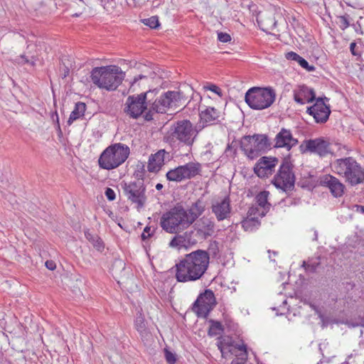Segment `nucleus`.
Listing matches in <instances>:
<instances>
[{"label":"nucleus","mask_w":364,"mask_h":364,"mask_svg":"<svg viewBox=\"0 0 364 364\" xmlns=\"http://www.w3.org/2000/svg\"><path fill=\"white\" fill-rule=\"evenodd\" d=\"M269 192L263 191L259 193L255 199L258 205L264 209L266 212L269 210L271 204L268 203Z\"/></svg>","instance_id":"7c9ffc66"},{"label":"nucleus","mask_w":364,"mask_h":364,"mask_svg":"<svg viewBox=\"0 0 364 364\" xmlns=\"http://www.w3.org/2000/svg\"><path fill=\"white\" fill-rule=\"evenodd\" d=\"M300 149L302 153L309 151L320 156H325L328 154H333V153L331 143L323 138L305 140L304 144L300 146Z\"/></svg>","instance_id":"dca6fc26"},{"label":"nucleus","mask_w":364,"mask_h":364,"mask_svg":"<svg viewBox=\"0 0 364 364\" xmlns=\"http://www.w3.org/2000/svg\"><path fill=\"white\" fill-rule=\"evenodd\" d=\"M160 226L168 233H178L191 226L186 209L179 203L163 213L160 218Z\"/></svg>","instance_id":"423d86ee"},{"label":"nucleus","mask_w":364,"mask_h":364,"mask_svg":"<svg viewBox=\"0 0 364 364\" xmlns=\"http://www.w3.org/2000/svg\"><path fill=\"white\" fill-rule=\"evenodd\" d=\"M84 233L85 238L92 245L95 249L98 252H102L104 250V242L97 234L90 232L88 229L85 230Z\"/></svg>","instance_id":"cd10ccee"},{"label":"nucleus","mask_w":364,"mask_h":364,"mask_svg":"<svg viewBox=\"0 0 364 364\" xmlns=\"http://www.w3.org/2000/svg\"><path fill=\"white\" fill-rule=\"evenodd\" d=\"M225 152L228 156H230V157L235 156L237 151H236V148L235 147V146H233V142H232L230 144L228 145L227 148L225 149Z\"/></svg>","instance_id":"c03bdc74"},{"label":"nucleus","mask_w":364,"mask_h":364,"mask_svg":"<svg viewBox=\"0 0 364 364\" xmlns=\"http://www.w3.org/2000/svg\"><path fill=\"white\" fill-rule=\"evenodd\" d=\"M356 48H357V45L355 42H352L350 44V50L351 53L355 56H358V55H360V53L357 50Z\"/></svg>","instance_id":"603ef678"},{"label":"nucleus","mask_w":364,"mask_h":364,"mask_svg":"<svg viewBox=\"0 0 364 364\" xmlns=\"http://www.w3.org/2000/svg\"><path fill=\"white\" fill-rule=\"evenodd\" d=\"M299 57V55L293 51L288 52L285 54V58L289 60H294L296 62Z\"/></svg>","instance_id":"3c124183"},{"label":"nucleus","mask_w":364,"mask_h":364,"mask_svg":"<svg viewBox=\"0 0 364 364\" xmlns=\"http://www.w3.org/2000/svg\"><path fill=\"white\" fill-rule=\"evenodd\" d=\"M293 167L294 166L290 161V156L284 158L272 181L276 188L284 192L294 189L295 176L292 171Z\"/></svg>","instance_id":"f8f14e48"},{"label":"nucleus","mask_w":364,"mask_h":364,"mask_svg":"<svg viewBox=\"0 0 364 364\" xmlns=\"http://www.w3.org/2000/svg\"><path fill=\"white\" fill-rule=\"evenodd\" d=\"M38 60V55H28L26 53L21 55L18 58L16 59V62L18 64L24 65L28 64L32 67H35L36 62Z\"/></svg>","instance_id":"2f4dec72"},{"label":"nucleus","mask_w":364,"mask_h":364,"mask_svg":"<svg viewBox=\"0 0 364 364\" xmlns=\"http://www.w3.org/2000/svg\"><path fill=\"white\" fill-rule=\"evenodd\" d=\"M200 171V165L196 163H188L170 170L166 173V178L171 181H181L195 177Z\"/></svg>","instance_id":"4468645a"},{"label":"nucleus","mask_w":364,"mask_h":364,"mask_svg":"<svg viewBox=\"0 0 364 364\" xmlns=\"http://www.w3.org/2000/svg\"><path fill=\"white\" fill-rule=\"evenodd\" d=\"M278 162L276 157L262 156L255 164L254 172L259 178H267L273 173Z\"/></svg>","instance_id":"f3484780"},{"label":"nucleus","mask_w":364,"mask_h":364,"mask_svg":"<svg viewBox=\"0 0 364 364\" xmlns=\"http://www.w3.org/2000/svg\"><path fill=\"white\" fill-rule=\"evenodd\" d=\"M320 265L319 258H316L315 260L311 259L309 262L304 261L302 264V267L305 268V269L311 273L316 272L317 268Z\"/></svg>","instance_id":"e433bc0d"},{"label":"nucleus","mask_w":364,"mask_h":364,"mask_svg":"<svg viewBox=\"0 0 364 364\" xmlns=\"http://www.w3.org/2000/svg\"><path fill=\"white\" fill-rule=\"evenodd\" d=\"M268 252H269V254L272 253V256H274V257L277 256V252H274V251H272V252L271 250H268Z\"/></svg>","instance_id":"69168bd1"},{"label":"nucleus","mask_w":364,"mask_h":364,"mask_svg":"<svg viewBox=\"0 0 364 364\" xmlns=\"http://www.w3.org/2000/svg\"><path fill=\"white\" fill-rule=\"evenodd\" d=\"M210 326L208 329V335L210 336H215L221 334L224 328L219 321H216L214 320H210Z\"/></svg>","instance_id":"473e14b6"},{"label":"nucleus","mask_w":364,"mask_h":364,"mask_svg":"<svg viewBox=\"0 0 364 364\" xmlns=\"http://www.w3.org/2000/svg\"><path fill=\"white\" fill-rule=\"evenodd\" d=\"M198 134L196 127L189 120L181 119L171 124L164 139L171 146H185L190 151Z\"/></svg>","instance_id":"7ed1b4c3"},{"label":"nucleus","mask_w":364,"mask_h":364,"mask_svg":"<svg viewBox=\"0 0 364 364\" xmlns=\"http://www.w3.org/2000/svg\"><path fill=\"white\" fill-rule=\"evenodd\" d=\"M46 267L50 270H53L55 269L56 265L53 261L48 260L46 262Z\"/></svg>","instance_id":"5fc2aeb1"},{"label":"nucleus","mask_w":364,"mask_h":364,"mask_svg":"<svg viewBox=\"0 0 364 364\" xmlns=\"http://www.w3.org/2000/svg\"><path fill=\"white\" fill-rule=\"evenodd\" d=\"M145 169L144 166L141 165L139 168L138 167V169L134 172V176L136 178V181H144V176Z\"/></svg>","instance_id":"37998d69"},{"label":"nucleus","mask_w":364,"mask_h":364,"mask_svg":"<svg viewBox=\"0 0 364 364\" xmlns=\"http://www.w3.org/2000/svg\"><path fill=\"white\" fill-rule=\"evenodd\" d=\"M69 73H70V69L68 66H65L64 65V67L63 68V71H62V73H61V76L63 78H65L67 76L69 75Z\"/></svg>","instance_id":"6e6d98bb"},{"label":"nucleus","mask_w":364,"mask_h":364,"mask_svg":"<svg viewBox=\"0 0 364 364\" xmlns=\"http://www.w3.org/2000/svg\"><path fill=\"white\" fill-rule=\"evenodd\" d=\"M245 98L250 108L261 110L269 107L274 103L276 92L270 87H253L247 90Z\"/></svg>","instance_id":"6e6552de"},{"label":"nucleus","mask_w":364,"mask_h":364,"mask_svg":"<svg viewBox=\"0 0 364 364\" xmlns=\"http://www.w3.org/2000/svg\"><path fill=\"white\" fill-rule=\"evenodd\" d=\"M274 141V147L285 148L288 151L295 146L299 142L297 139L293 137L291 132L284 128H282L276 135Z\"/></svg>","instance_id":"412c9836"},{"label":"nucleus","mask_w":364,"mask_h":364,"mask_svg":"<svg viewBox=\"0 0 364 364\" xmlns=\"http://www.w3.org/2000/svg\"><path fill=\"white\" fill-rule=\"evenodd\" d=\"M257 214L259 215L261 217H263L265 215V213L264 210L261 213H259L258 208L255 207V206H252L248 210L247 218L255 217V215Z\"/></svg>","instance_id":"79ce46f5"},{"label":"nucleus","mask_w":364,"mask_h":364,"mask_svg":"<svg viewBox=\"0 0 364 364\" xmlns=\"http://www.w3.org/2000/svg\"><path fill=\"white\" fill-rule=\"evenodd\" d=\"M151 92V100L148 102L149 111L144 114V119L150 122L154 119V114H164L168 109L178 108L185 102L184 96L180 91H167L158 96L159 90L149 89L148 93Z\"/></svg>","instance_id":"f03ea898"},{"label":"nucleus","mask_w":364,"mask_h":364,"mask_svg":"<svg viewBox=\"0 0 364 364\" xmlns=\"http://www.w3.org/2000/svg\"><path fill=\"white\" fill-rule=\"evenodd\" d=\"M134 325L136 331L141 334L144 333L146 331V325L144 317L141 311H138L136 317L134 321Z\"/></svg>","instance_id":"72a5a7b5"},{"label":"nucleus","mask_w":364,"mask_h":364,"mask_svg":"<svg viewBox=\"0 0 364 364\" xmlns=\"http://www.w3.org/2000/svg\"><path fill=\"white\" fill-rule=\"evenodd\" d=\"M356 210L364 214V205H356Z\"/></svg>","instance_id":"052dcab7"},{"label":"nucleus","mask_w":364,"mask_h":364,"mask_svg":"<svg viewBox=\"0 0 364 364\" xmlns=\"http://www.w3.org/2000/svg\"><path fill=\"white\" fill-rule=\"evenodd\" d=\"M125 73L117 65L95 67L91 71V80L99 88L115 90L122 82Z\"/></svg>","instance_id":"20e7f679"},{"label":"nucleus","mask_w":364,"mask_h":364,"mask_svg":"<svg viewBox=\"0 0 364 364\" xmlns=\"http://www.w3.org/2000/svg\"><path fill=\"white\" fill-rule=\"evenodd\" d=\"M320 184L328 188L331 193L335 198L341 197L346 189L345 185L336 177L326 174L320 178Z\"/></svg>","instance_id":"aec40b11"},{"label":"nucleus","mask_w":364,"mask_h":364,"mask_svg":"<svg viewBox=\"0 0 364 364\" xmlns=\"http://www.w3.org/2000/svg\"><path fill=\"white\" fill-rule=\"evenodd\" d=\"M209 263L210 255L205 250H197L186 254L176 264V279L183 283L198 280L206 272Z\"/></svg>","instance_id":"f257e3e1"},{"label":"nucleus","mask_w":364,"mask_h":364,"mask_svg":"<svg viewBox=\"0 0 364 364\" xmlns=\"http://www.w3.org/2000/svg\"><path fill=\"white\" fill-rule=\"evenodd\" d=\"M86 110V105L84 102H78L75 103L74 109L72 111L68 120V124L70 125L74 121L84 116Z\"/></svg>","instance_id":"c85d7f7f"},{"label":"nucleus","mask_w":364,"mask_h":364,"mask_svg":"<svg viewBox=\"0 0 364 364\" xmlns=\"http://www.w3.org/2000/svg\"><path fill=\"white\" fill-rule=\"evenodd\" d=\"M271 147V143L265 134L247 135L240 141V148L248 159L257 158Z\"/></svg>","instance_id":"1a4fd4ad"},{"label":"nucleus","mask_w":364,"mask_h":364,"mask_svg":"<svg viewBox=\"0 0 364 364\" xmlns=\"http://www.w3.org/2000/svg\"><path fill=\"white\" fill-rule=\"evenodd\" d=\"M151 95L147 90L136 95L129 96L124 104V112L130 118L138 119L144 112L149 111L148 102L151 100Z\"/></svg>","instance_id":"9b49d317"},{"label":"nucleus","mask_w":364,"mask_h":364,"mask_svg":"<svg viewBox=\"0 0 364 364\" xmlns=\"http://www.w3.org/2000/svg\"><path fill=\"white\" fill-rule=\"evenodd\" d=\"M218 348L220 349V350L222 353V355H223V347H222L221 344L218 345Z\"/></svg>","instance_id":"338daca9"},{"label":"nucleus","mask_w":364,"mask_h":364,"mask_svg":"<svg viewBox=\"0 0 364 364\" xmlns=\"http://www.w3.org/2000/svg\"><path fill=\"white\" fill-rule=\"evenodd\" d=\"M218 39L220 42L227 43L231 40V37L228 33L220 32L218 33Z\"/></svg>","instance_id":"de8ad7c7"},{"label":"nucleus","mask_w":364,"mask_h":364,"mask_svg":"<svg viewBox=\"0 0 364 364\" xmlns=\"http://www.w3.org/2000/svg\"><path fill=\"white\" fill-rule=\"evenodd\" d=\"M294 99L298 104L304 105L306 102H312L317 98L314 89L302 85H299L298 89L294 90Z\"/></svg>","instance_id":"4be33fe9"},{"label":"nucleus","mask_w":364,"mask_h":364,"mask_svg":"<svg viewBox=\"0 0 364 364\" xmlns=\"http://www.w3.org/2000/svg\"><path fill=\"white\" fill-rule=\"evenodd\" d=\"M247 350L241 351V353L237 355V358L235 360H233L232 361H236L239 363H242L245 364V361L247 359Z\"/></svg>","instance_id":"a18cd8bd"},{"label":"nucleus","mask_w":364,"mask_h":364,"mask_svg":"<svg viewBox=\"0 0 364 364\" xmlns=\"http://www.w3.org/2000/svg\"><path fill=\"white\" fill-rule=\"evenodd\" d=\"M310 307L315 311L316 314H318L320 317L322 316L321 315V311L319 310V309L316 306L314 305V304H311V303H309Z\"/></svg>","instance_id":"4d7b16f0"},{"label":"nucleus","mask_w":364,"mask_h":364,"mask_svg":"<svg viewBox=\"0 0 364 364\" xmlns=\"http://www.w3.org/2000/svg\"><path fill=\"white\" fill-rule=\"evenodd\" d=\"M259 225L257 217L247 218L242 222V226L245 230H252L253 228Z\"/></svg>","instance_id":"c9c22d12"},{"label":"nucleus","mask_w":364,"mask_h":364,"mask_svg":"<svg viewBox=\"0 0 364 364\" xmlns=\"http://www.w3.org/2000/svg\"><path fill=\"white\" fill-rule=\"evenodd\" d=\"M296 62L299 65H301V68L306 70L307 71L311 72L315 70V67L314 65H310L309 63L302 57L299 55Z\"/></svg>","instance_id":"ea45409f"},{"label":"nucleus","mask_w":364,"mask_h":364,"mask_svg":"<svg viewBox=\"0 0 364 364\" xmlns=\"http://www.w3.org/2000/svg\"><path fill=\"white\" fill-rule=\"evenodd\" d=\"M168 154L164 149L158 151L149 156L147 168L149 172H158L164 164L165 155Z\"/></svg>","instance_id":"b1692460"},{"label":"nucleus","mask_w":364,"mask_h":364,"mask_svg":"<svg viewBox=\"0 0 364 364\" xmlns=\"http://www.w3.org/2000/svg\"><path fill=\"white\" fill-rule=\"evenodd\" d=\"M184 233L186 243L188 246H192L198 243V241H202L198 235H196V230L193 228V230L186 231Z\"/></svg>","instance_id":"f704fd0d"},{"label":"nucleus","mask_w":364,"mask_h":364,"mask_svg":"<svg viewBox=\"0 0 364 364\" xmlns=\"http://www.w3.org/2000/svg\"><path fill=\"white\" fill-rule=\"evenodd\" d=\"M161 0H154V1H153V6L155 7H157L161 4Z\"/></svg>","instance_id":"680f3d73"},{"label":"nucleus","mask_w":364,"mask_h":364,"mask_svg":"<svg viewBox=\"0 0 364 364\" xmlns=\"http://www.w3.org/2000/svg\"><path fill=\"white\" fill-rule=\"evenodd\" d=\"M130 151L128 146L116 143L107 147L100 154L98 164L101 168L112 170L122 165L128 158Z\"/></svg>","instance_id":"0eeeda50"},{"label":"nucleus","mask_w":364,"mask_h":364,"mask_svg":"<svg viewBox=\"0 0 364 364\" xmlns=\"http://www.w3.org/2000/svg\"><path fill=\"white\" fill-rule=\"evenodd\" d=\"M151 235H152V232H151V228L146 226L144 229V231L141 235V240L144 241L146 239H148L149 237H151Z\"/></svg>","instance_id":"8fccbe9b"},{"label":"nucleus","mask_w":364,"mask_h":364,"mask_svg":"<svg viewBox=\"0 0 364 364\" xmlns=\"http://www.w3.org/2000/svg\"><path fill=\"white\" fill-rule=\"evenodd\" d=\"M235 348H237L240 351H245V350H247V346L246 345H245L244 343L240 345V344H237L235 346Z\"/></svg>","instance_id":"13d9d810"},{"label":"nucleus","mask_w":364,"mask_h":364,"mask_svg":"<svg viewBox=\"0 0 364 364\" xmlns=\"http://www.w3.org/2000/svg\"><path fill=\"white\" fill-rule=\"evenodd\" d=\"M329 99L326 97H318L312 106L307 107L306 112L312 116L318 124L326 123L331 114L330 106L326 105Z\"/></svg>","instance_id":"2eb2a0df"},{"label":"nucleus","mask_w":364,"mask_h":364,"mask_svg":"<svg viewBox=\"0 0 364 364\" xmlns=\"http://www.w3.org/2000/svg\"><path fill=\"white\" fill-rule=\"evenodd\" d=\"M120 186L124 196L132 204L135 205L138 210L144 207L147 198L146 186L143 181H134L128 183L122 181Z\"/></svg>","instance_id":"9d476101"},{"label":"nucleus","mask_w":364,"mask_h":364,"mask_svg":"<svg viewBox=\"0 0 364 364\" xmlns=\"http://www.w3.org/2000/svg\"><path fill=\"white\" fill-rule=\"evenodd\" d=\"M164 355H165L166 360L168 364H175L176 363V357L175 353H173L167 348H165L164 349Z\"/></svg>","instance_id":"a19ab883"},{"label":"nucleus","mask_w":364,"mask_h":364,"mask_svg":"<svg viewBox=\"0 0 364 364\" xmlns=\"http://www.w3.org/2000/svg\"><path fill=\"white\" fill-rule=\"evenodd\" d=\"M231 210L230 198L228 195L223 198H218L212 202L211 210L218 221H223L230 218Z\"/></svg>","instance_id":"a211bd4d"},{"label":"nucleus","mask_w":364,"mask_h":364,"mask_svg":"<svg viewBox=\"0 0 364 364\" xmlns=\"http://www.w3.org/2000/svg\"><path fill=\"white\" fill-rule=\"evenodd\" d=\"M154 73H150L149 75H136L132 81L130 82L129 90L132 92H138L141 89H145L149 82V79L154 78Z\"/></svg>","instance_id":"a878e982"},{"label":"nucleus","mask_w":364,"mask_h":364,"mask_svg":"<svg viewBox=\"0 0 364 364\" xmlns=\"http://www.w3.org/2000/svg\"><path fill=\"white\" fill-rule=\"evenodd\" d=\"M55 114H56V117H57L58 129L59 134H61L62 132H61V129H60V124H59L58 117L57 112H55Z\"/></svg>","instance_id":"e2e57ef3"},{"label":"nucleus","mask_w":364,"mask_h":364,"mask_svg":"<svg viewBox=\"0 0 364 364\" xmlns=\"http://www.w3.org/2000/svg\"><path fill=\"white\" fill-rule=\"evenodd\" d=\"M145 26H149L151 28L156 29L160 26L159 17L157 16H153L150 18H143L141 20Z\"/></svg>","instance_id":"4c0bfd02"},{"label":"nucleus","mask_w":364,"mask_h":364,"mask_svg":"<svg viewBox=\"0 0 364 364\" xmlns=\"http://www.w3.org/2000/svg\"><path fill=\"white\" fill-rule=\"evenodd\" d=\"M193 228L196 230L199 239L205 240L214 234L215 223L210 218L203 217L194 223Z\"/></svg>","instance_id":"6ab92c4d"},{"label":"nucleus","mask_w":364,"mask_h":364,"mask_svg":"<svg viewBox=\"0 0 364 364\" xmlns=\"http://www.w3.org/2000/svg\"><path fill=\"white\" fill-rule=\"evenodd\" d=\"M105 195L109 201H112L116 198V194L113 189L111 188H107L105 191Z\"/></svg>","instance_id":"49530a36"},{"label":"nucleus","mask_w":364,"mask_h":364,"mask_svg":"<svg viewBox=\"0 0 364 364\" xmlns=\"http://www.w3.org/2000/svg\"><path fill=\"white\" fill-rule=\"evenodd\" d=\"M175 233L176 235L172 238V240L169 242V247L173 248H177L178 250L186 247L187 248L188 246L186 243V237L184 233L178 234Z\"/></svg>","instance_id":"c756f323"},{"label":"nucleus","mask_w":364,"mask_h":364,"mask_svg":"<svg viewBox=\"0 0 364 364\" xmlns=\"http://www.w3.org/2000/svg\"><path fill=\"white\" fill-rule=\"evenodd\" d=\"M361 326L363 327V329L360 330V336H361V337L363 338V339L362 341H360V345L363 346V345H364V325L361 324Z\"/></svg>","instance_id":"bf43d9fd"},{"label":"nucleus","mask_w":364,"mask_h":364,"mask_svg":"<svg viewBox=\"0 0 364 364\" xmlns=\"http://www.w3.org/2000/svg\"><path fill=\"white\" fill-rule=\"evenodd\" d=\"M257 21L260 28L267 33L269 31H273L277 23L274 17L271 14H259L257 17Z\"/></svg>","instance_id":"393cba45"},{"label":"nucleus","mask_w":364,"mask_h":364,"mask_svg":"<svg viewBox=\"0 0 364 364\" xmlns=\"http://www.w3.org/2000/svg\"><path fill=\"white\" fill-rule=\"evenodd\" d=\"M35 48V46H33L31 45H28L27 46V49H26V51L24 53L28 55H38V53H36V50H34L33 52V48Z\"/></svg>","instance_id":"864d4df0"},{"label":"nucleus","mask_w":364,"mask_h":364,"mask_svg":"<svg viewBox=\"0 0 364 364\" xmlns=\"http://www.w3.org/2000/svg\"><path fill=\"white\" fill-rule=\"evenodd\" d=\"M331 168L335 173L343 177L351 186L364 182V168L351 156L335 160L331 164Z\"/></svg>","instance_id":"39448f33"},{"label":"nucleus","mask_w":364,"mask_h":364,"mask_svg":"<svg viewBox=\"0 0 364 364\" xmlns=\"http://www.w3.org/2000/svg\"><path fill=\"white\" fill-rule=\"evenodd\" d=\"M205 210V205L202 198L197 199L187 210L186 209L188 220L191 225L197 220Z\"/></svg>","instance_id":"5701e85b"},{"label":"nucleus","mask_w":364,"mask_h":364,"mask_svg":"<svg viewBox=\"0 0 364 364\" xmlns=\"http://www.w3.org/2000/svg\"><path fill=\"white\" fill-rule=\"evenodd\" d=\"M162 188H163V185L161 183H157L156 186V188L158 191H160L161 189H162Z\"/></svg>","instance_id":"0e129e2a"},{"label":"nucleus","mask_w":364,"mask_h":364,"mask_svg":"<svg viewBox=\"0 0 364 364\" xmlns=\"http://www.w3.org/2000/svg\"><path fill=\"white\" fill-rule=\"evenodd\" d=\"M348 17V15L338 16V21L337 23L338 24L340 28L343 31L346 29L350 26Z\"/></svg>","instance_id":"58836bf2"},{"label":"nucleus","mask_w":364,"mask_h":364,"mask_svg":"<svg viewBox=\"0 0 364 364\" xmlns=\"http://www.w3.org/2000/svg\"><path fill=\"white\" fill-rule=\"evenodd\" d=\"M200 118L206 125L213 124L216 121H219V112L214 107H209L200 112Z\"/></svg>","instance_id":"bb28decb"},{"label":"nucleus","mask_w":364,"mask_h":364,"mask_svg":"<svg viewBox=\"0 0 364 364\" xmlns=\"http://www.w3.org/2000/svg\"><path fill=\"white\" fill-rule=\"evenodd\" d=\"M216 304L213 291L210 289H205L204 292L199 294L193 304L192 309L198 316L207 318Z\"/></svg>","instance_id":"ddd939ff"},{"label":"nucleus","mask_w":364,"mask_h":364,"mask_svg":"<svg viewBox=\"0 0 364 364\" xmlns=\"http://www.w3.org/2000/svg\"><path fill=\"white\" fill-rule=\"evenodd\" d=\"M350 325L352 326H358V323H351Z\"/></svg>","instance_id":"774afa93"},{"label":"nucleus","mask_w":364,"mask_h":364,"mask_svg":"<svg viewBox=\"0 0 364 364\" xmlns=\"http://www.w3.org/2000/svg\"><path fill=\"white\" fill-rule=\"evenodd\" d=\"M205 88L216 93L219 96H222L221 89L215 85L210 84V85L205 87Z\"/></svg>","instance_id":"09e8293b"}]
</instances>
